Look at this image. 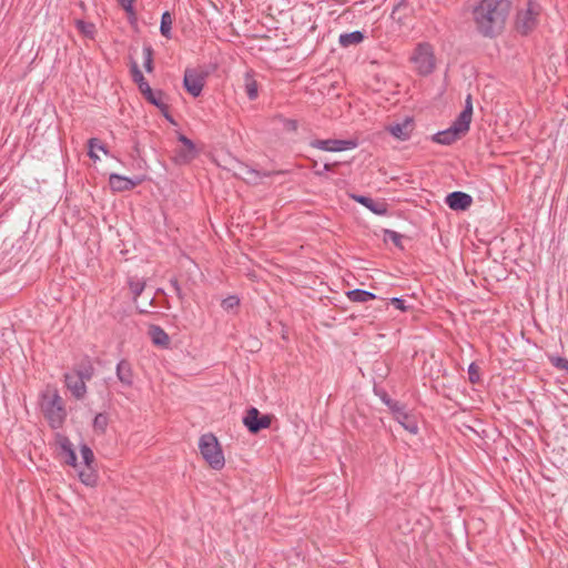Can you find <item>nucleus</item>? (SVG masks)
I'll use <instances>...</instances> for the list:
<instances>
[{
    "mask_svg": "<svg viewBox=\"0 0 568 568\" xmlns=\"http://www.w3.org/2000/svg\"><path fill=\"white\" fill-rule=\"evenodd\" d=\"M509 10L508 0H481L473 10L477 31L487 38L498 36L505 28Z\"/></svg>",
    "mask_w": 568,
    "mask_h": 568,
    "instance_id": "nucleus-1",
    "label": "nucleus"
},
{
    "mask_svg": "<svg viewBox=\"0 0 568 568\" xmlns=\"http://www.w3.org/2000/svg\"><path fill=\"white\" fill-rule=\"evenodd\" d=\"M40 409L52 429H59L63 426L67 418V409L57 389H47L41 393Z\"/></svg>",
    "mask_w": 568,
    "mask_h": 568,
    "instance_id": "nucleus-2",
    "label": "nucleus"
},
{
    "mask_svg": "<svg viewBox=\"0 0 568 568\" xmlns=\"http://www.w3.org/2000/svg\"><path fill=\"white\" fill-rule=\"evenodd\" d=\"M199 449L203 459L215 470H220L225 465L223 449L213 433L203 434L199 439Z\"/></svg>",
    "mask_w": 568,
    "mask_h": 568,
    "instance_id": "nucleus-3",
    "label": "nucleus"
},
{
    "mask_svg": "<svg viewBox=\"0 0 568 568\" xmlns=\"http://www.w3.org/2000/svg\"><path fill=\"white\" fill-rule=\"evenodd\" d=\"M409 60L414 64L418 75H430L436 68V57L433 44L429 42L417 43Z\"/></svg>",
    "mask_w": 568,
    "mask_h": 568,
    "instance_id": "nucleus-4",
    "label": "nucleus"
},
{
    "mask_svg": "<svg viewBox=\"0 0 568 568\" xmlns=\"http://www.w3.org/2000/svg\"><path fill=\"white\" fill-rule=\"evenodd\" d=\"M541 6L537 0H527L526 8L518 11L515 28L521 36L530 34L538 26Z\"/></svg>",
    "mask_w": 568,
    "mask_h": 568,
    "instance_id": "nucleus-5",
    "label": "nucleus"
},
{
    "mask_svg": "<svg viewBox=\"0 0 568 568\" xmlns=\"http://www.w3.org/2000/svg\"><path fill=\"white\" fill-rule=\"evenodd\" d=\"M178 141L182 143L181 148L174 150L172 160L178 165H186L195 160L200 151L197 150L194 142L183 133H178Z\"/></svg>",
    "mask_w": 568,
    "mask_h": 568,
    "instance_id": "nucleus-6",
    "label": "nucleus"
},
{
    "mask_svg": "<svg viewBox=\"0 0 568 568\" xmlns=\"http://www.w3.org/2000/svg\"><path fill=\"white\" fill-rule=\"evenodd\" d=\"M272 419L273 415H263L256 407H250L243 417V424L251 434H258L271 427Z\"/></svg>",
    "mask_w": 568,
    "mask_h": 568,
    "instance_id": "nucleus-7",
    "label": "nucleus"
},
{
    "mask_svg": "<svg viewBox=\"0 0 568 568\" xmlns=\"http://www.w3.org/2000/svg\"><path fill=\"white\" fill-rule=\"evenodd\" d=\"M468 131L469 128H467L456 119L448 129L435 133L432 136V140L438 144L450 145L457 140H459Z\"/></svg>",
    "mask_w": 568,
    "mask_h": 568,
    "instance_id": "nucleus-8",
    "label": "nucleus"
},
{
    "mask_svg": "<svg viewBox=\"0 0 568 568\" xmlns=\"http://www.w3.org/2000/svg\"><path fill=\"white\" fill-rule=\"evenodd\" d=\"M206 74L196 69H186L183 77V87L193 98L201 95L205 84Z\"/></svg>",
    "mask_w": 568,
    "mask_h": 568,
    "instance_id": "nucleus-9",
    "label": "nucleus"
},
{
    "mask_svg": "<svg viewBox=\"0 0 568 568\" xmlns=\"http://www.w3.org/2000/svg\"><path fill=\"white\" fill-rule=\"evenodd\" d=\"M54 444L57 447L60 448V452L58 455L61 458V460L64 464L78 469L79 468L78 457H77L75 450H74L73 445L70 442L69 437L65 436L64 434L55 433Z\"/></svg>",
    "mask_w": 568,
    "mask_h": 568,
    "instance_id": "nucleus-10",
    "label": "nucleus"
},
{
    "mask_svg": "<svg viewBox=\"0 0 568 568\" xmlns=\"http://www.w3.org/2000/svg\"><path fill=\"white\" fill-rule=\"evenodd\" d=\"M310 146L327 152H341L356 148L357 140L314 139L310 142Z\"/></svg>",
    "mask_w": 568,
    "mask_h": 568,
    "instance_id": "nucleus-11",
    "label": "nucleus"
},
{
    "mask_svg": "<svg viewBox=\"0 0 568 568\" xmlns=\"http://www.w3.org/2000/svg\"><path fill=\"white\" fill-rule=\"evenodd\" d=\"M394 418L410 434L418 433V425L413 415L406 410V406L400 402L396 400L390 407Z\"/></svg>",
    "mask_w": 568,
    "mask_h": 568,
    "instance_id": "nucleus-12",
    "label": "nucleus"
},
{
    "mask_svg": "<svg viewBox=\"0 0 568 568\" xmlns=\"http://www.w3.org/2000/svg\"><path fill=\"white\" fill-rule=\"evenodd\" d=\"M415 123L414 119L406 116L402 122L392 123L385 126V130L399 141L410 139Z\"/></svg>",
    "mask_w": 568,
    "mask_h": 568,
    "instance_id": "nucleus-13",
    "label": "nucleus"
},
{
    "mask_svg": "<svg viewBox=\"0 0 568 568\" xmlns=\"http://www.w3.org/2000/svg\"><path fill=\"white\" fill-rule=\"evenodd\" d=\"M144 181L143 178L131 179L116 173H111L109 176V185L114 192L131 191Z\"/></svg>",
    "mask_w": 568,
    "mask_h": 568,
    "instance_id": "nucleus-14",
    "label": "nucleus"
},
{
    "mask_svg": "<svg viewBox=\"0 0 568 568\" xmlns=\"http://www.w3.org/2000/svg\"><path fill=\"white\" fill-rule=\"evenodd\" d=\"M445 203L453 211H466L473 204V197L462 191H454L448 193Z\"/></svg>",
    "mask_w": 568,
    "mask_h": 568,
    "instance_id": "nucleus-15",
    "label": "nucleus"
},
{
    "mask_svg": "<svg viewBox=\"0 0 568 568\" xmlns=\"http://www.w3.org/2000/svg\"><path fill=\"white\" fill-rule=\"evenodd\" d=\"M64 383L67 388L77 399H83L87 394V381L74 375L73 373L64 374Z\"/></svg>",
    "mask_w": 568,
    "mask_h": 568,
    "instance_id": "nucleus-16",
    "label": "nucleus"
},
{
    "mask_svg": "<svg viewBox=\"0 0 568 568\" xmlns=\"http://www.w3.org/2000/svg\"><path fill=\"white\" fill-rule=\"evenodd\" d=\"M352 199L367 207L371 212L376 215H386L388 213V204L384 201H375L374 199L366 195L353 194Z\"/></svg>",
    "mask_w": 568,
    "mask_h": 568,
    "instance_id": "nucleus-17",
    "label": "nucleus"
},
{
    "mask_svg": "<svg viewBox=\"0 0 568 568\" xmlns=\"http://www.w3.org/2000/svg\"><path fill=\"white\" fill-rule=\"evenodd\" d=\"M116 377L125 387L133 385L134 374L132 365L128 359H121L116 365Z\"/></svg>",
    "mask_w": 568,
    "mask_h": 568,
    "instance_id": "nucleus-18",
    "label": "nucleus"
},
{
    "mask_svg": "<svg viewBox=\"0 0 568 568\" xmlns=\"http://www.w3.org/2000/svg\"><path fill=\"white\" fill-rule=\"evenodd\" d=\"M73 374L89 382L94 375V366L90 356L84 355L73 368Z\"/></svg>",
    "mask_w": 568,
    "mask_h": 568,
    "instance_id": "nucleus-19",
    "label": "nucleus"
},
{
    "mask_svg": "<svg viewBox=\"0 0 568 568\" xmlns=\"http://www.w3.org/2000/svg\"><path fill=\"white\" fill-rule=\"evenodd\" d=\"M148 334L155 346L168 348L170 346V336L159 325H150Z\"/></svg>",
    "mask_w": 568,
    "mask_h": 568,
    "instance_id": "nucleus-20",
    "label": "nucleus"
},
{
    "mask_svg": "<svg viewBox=\"0 0 568 568\" xmlns=\"http://www.w3.org/2000/svg\"><path fill=\"white\" fill-rule=\"evenodd\" d=\"M366 36L363 31L356 30L353 32L341 33L338 37V44L342 48H349L358 45L365 40Z\"/></svg>",
    "mask_w": 568,
    "mask_h": 568,
    "instance_id": "nucleus-21",
    "label": "nucleus"
},
{
    "mask_svg": "<svg viewBox=\"0 0 568 568\" xmlns=\"http://www.w3.org/2000/svg\"><path fill=\"white\" fill-rule=\"evenodd\" d=\"M80 481L88 487H95L98 485L99 475L94 466H83L78 470Z\"/></svg>",
    "mask_w": 568,
    "mask_h": 568,
    "instance_id": "nucleus-22",
    "label": "nucleus"
},
{
    "mask_svg": "<svg viewBox=\"0 0 568 568\" xmlns=\"http://www.w3.org/2000/svg\"><path fill=\"white\" fill-rule=\"evenodd\" d=\"M244 92L248 100L254 101L258 97V83L255 80L253 70L246 71L244 74Z\"/></svg>",
    "mask_w": 568,
    "mask_h": 568,
    "instance_id": "nucleus-23",
    "label": "nucleus"
},
{
    "mask_svg": "<svg viewBox=\"0 0 568 568\" xmlns=\"http://www.w3.org/2000/svg\"><path fill=\"white\" fill-rule=\"evenodd\" d=\"M345 295L355 303H366L377 297L374 293L361 288L347 291Z\"/></svg>",
    "mask_w": 568,
    "mask_h": 568,
    "instance_id": "nucleus-24",
    "label": "nucleus"
},
{
    "mask_svg": "<svg viewBox=\"0 0 568 568\" xmlns=\"http://www.w3.org/2000/svg\"><path fill=\"white\" fill-rule=\"evenodd\" d=\"M143 98L152 105L160 109L162 105H164L168 102V95L162 90H151L148 91Z\"/></svg>",
    "mask_w": 568,
    "mask_h": 568,
    "instance_id": "nucleus-25",
    "label": "nucleus"
},
{
    "mask_svg": "<svg viewBox=\"0 0 568 568\" xmlns=\"http://www.w3.org/2000/svg\"><path fill=\"white\" fill-rule=\"evenodd\" d=\"M172 14L169 11H164L161 16L160 32L168 40L172 39Z\"/></svg>",
    "mask_w": 568,
    "mask_h": 568,
    "instance_id": "nucleus-26",
    "label": "nucleus"
},
{
    "mask_svg": "<svg viewBox=\"0 0 568 568\" xmlns=\"http://www.w3.org/2000/svg\"><path fill=\"white\" fill-rule=\"evenodd\" d=\"M473 116V102H471V95L468 94L465 100V106L464 110L459 113V115L456 118L460 123L466 125L467 128L470 126Z\"/></svg>",
    "mask_w": 568,
    "mask_h": 568,
    "instance_id": "nucleus-27",
    "label": "nucleus"
},
{
    "mask_svg": "<svg viewBox=\"0 0 568 568\" xmlns=\"http://www.w3.org/2000/svg\"><path fill=\"white\" fill-rule=\"evenodd\" d=\"M128 286L132 294L133 302H136L138 297L142 294L145 288V281L135 276L128 278Z\"/></svg>",
    "mask_w": 568,
    "mask_h": 568,
    "instance_id": "nucleus-28",
    "label": "nucleus"
},
{
    "mask_svg": "<svg viewBox=\"0 0 568 568\" xmlns=\"http://www.w3.org/2000/svg\"><path fill=\"white\" fill-rule=\"evenodd\" d=\"M109 425V415L106 413H99L95 415L92 424L93 432L98 435H103Z\"/></svg>",
    "mask_w": 568,
    "mask_h": 568,
    "instance_id": "nucleus-29",
    "label": "nucleus"
},
{
    "mask_svg": "<svg viewBox=\"0 0 568 568\" xmlns=\"http://www.w3.org/2000/svg\"><path fill=\"white\" fill-rule=\"evenodd\" d=\"M311 161V169L313 170L314 174L318 178H327L325 175L326 172L333 171L337 165H339V162L334 163H325L323 166L320 168L318 162L316 160H310Z\"/></svg>",
    "mask_w": 568,
    "mask_h": 568,
    "instance_id": "nucleus-30",
    "label": "nucleus"
},
{
    "mask_svg": "<svg viewBox=\"0 0 568 568\" xmlns=\"http://www.w3.org/2000/svg\"><path fill=\"white\" fill-rule=\"evenodd\" d=\"M408 8V0H399L397 4L393 8L390 17L393 20L397 21L400 24H404L407 14L402 13L403 10Z\"/></svg>",
    "mask_w": 568,
    "mask_h": 568,
    "instance_id": "nucleus-31",
    "label": "nucleus"
},
{
    "mask_svg": "<svg viewBox=\"0 0 568 568\" xmlns=\"http://www.w3.org/2000/svg\"><path fill=\"white\" fill-rule=\"evenodd\" d=\"M154 50L151 44H144L143 47V57H144V69L146 72H153L154 63H153Z\"/></svg>",
    "mask_w": 568,
    "mask_h": 568,
    "instance_id": "nucleus-32",
    "label": "nucleus"
},
{
    "mask_svg": "<svg viewBox=\"0 0 568 568\" xmlns=\"http://www.w3.org/2000/svg\"><path fill=\"white\" fill-rule=\"evenodd\" d=\"M80 454L82 457L83 466H94V453L87 444H82L80 446Z\"/></svg>",
    "mask_w": 568,
    "mask_h": 568,
    "instance_id": "nucleus-33",
    "label": "nucleus"
},
{
    "mask_svg": "<svg viewBox=\"0 0 568 568\" xmlns=\"http://www.w3.org/2000/svg\"><path fill=\"white\" fill-rule=\"evenodd\" d=\"M274 121L278 122L282 125V129L288 132H295L298 126L296 120L287 119L282 114L275 115Z\"/></svg>",
    "mask_w": 568,
    "mask_h": 568,
    "instance_id": "nucleus-34",
    "label": "nucleus"
},
{
    "mask_svg": "<svg viewBox=\"0 0 568 568\" xmlns=\"http://www.w3.org/2000/svg\"><path fill=\"white\" fill-rule=\"evenodd\" d=\"M383 234H384V241H387V240H390L394 245L400 250H403V244H402V234L393 231V230H388V229H384L383 230Z\"/></svg>",
    "mask_w": 568,
    "mask_h": 568,
    "instance_id": "nucleus-35",
    "label": "nucleus"
},
{
    "mask_svg": "<svg viewBox=\"0 0 568 568\" xmlns=\"http://www.w3.org/2000/svg\"><path fill=\"white\" fill-rule=\"evenodd\" d=\"M77 29L83 33L85 37L93 38L95 33V26L91 22H85L83 20L77 21Z\"/></svg>",
    "mask_w": 568,
    "mask_h": 568,
    "instance_id": "nucleus-36",
    "label": "nucleus"
},
{
    "mask_svg": "<svg viewBox=\"0 0 568 568\" xmlns=\"http://www.w3.org/2000/svg\"><path fill=\"white\" fill-rule=\"evenodd\" d=\"M479 366L473 362L468 366V379L471 384H477L480 382V373Z\"/></svg>",
    "mask_w": 568,
    "mask_h": 568,
    "instance_id": "nucleus-37",
    "label": "nucleus"
},
{
    "mask_svg": "<svg viewBox=\"0 0 568 568\" xmlns=\"http://www.w3.org/2000/svg\"><path fill=\"white\" fill-rule=\"evenodd\" d=\"M240 305V298L236 295H230L222 300L221 306L225 311L233 310Z\"/></svg>",
    "mask_w": 568,
    "mask_h": 568,
    "instance_id": "nucleus-38",
    "label": "nucleus"
},
{
    "mask_svg": "<svg viewBox=\"0 0 568 568\" xmlns=\"http://www.w3.org/2000/svg\"><path fill=\"white\" fill-rule=\"evenodd\" d=\"M551 365L558 369L568 371V359L558 355L549 356Z\"/></svg>",
    "mask_w": 568,
    "mask_h": 568,
    "instance_id": "nucleus-39",
    "label": "nucleus"
},
{
    "mask_svg": "<svg viewBox=\"0 0 568 568\" xmlns=\"http://www.w3.org/2000/svg\"><path fill=\"white\" fill-rule=\"evenodd\" d=\"M374 393L381 398V400L389 408L396 400L392 399L387 392L383 388L374 387Z\"/></svg>",
    "mask_w": 568,
    "mask_h": 568,
    "instance_id": "nucleus-40",
    "label": "nucleus"
},
{
    "mask_svg": "<svg viewBox=\"0 0 568 568\" xmlns=\"http://www.w3.org/2000/svg\"><path fill=\"white\" fill-rule=\"evenodd\" d=\"M131 75L134 83L139 84L143 80H145L143 73L141 72L140 68L138 67L135 61H132L131 63Z\"/></svg>",
    "mask_w": 568,
    "mask_h": 568,
    "instance_id": "nucleus-41",
    "label": "nucleus"
},
{
    "mask_svg": "<svg viewBox=\"0 0 568 568\" xmlns=\"http://www.w3.org/2000/svg\"><path fill=\"white\" fill-rule=\"evenodd\" d=\"M98 142H99L98 138H91V139L88 140V148H89L88 155L94 162L97 160H99V156L97 155V153L94 151L95 150V145H98Z\"/></svg>",
    "mask_w": 568,
    "mask_h": 568,
    "instance_id": "nucleus-42",
    "label": "nucleus"
},
{
    "mask_svg": "<svg viewBox=\"0 0 568 568\" xmlns=\"http://www.w3.org/2000/svg\"><path fill=\"white\" fill-rule=\"evenodd\" d=\"M389 303L402 312H406L410 308L409 306L406 305L405 300H403L402 297H393L389 300Z\"/></svg>",
    "mask_w": 568,
    "mask_h": 568,
    "instance_id": "nucleus-43",
    "label": "nucleus"
},
{
    "mask_svg": "<svg viewBox=\"0 0 568 568\" xmlns=\"http://www.w3.org/2000/svg\"><path fill=\"white\" fill-rule=\"evenodd\" d=\"M159 110L166 121H169L173 125H178L176 121L170 113V106H169L168 102L164 105H162Z\"/></svg>",
    "mask_w": 568,
    "mask_h": 568,
    "instance_id": "nucleus-44",
    "label": "nucleus"
},
{
    "mask_svg": "<svg viewBox=\"0 0 568 568\" xmlns=\"http://www.w3.org/2000/svg\"><path fill=\"white\" fill-rule=\"evenodd\" d=\"M116 2L125 11V13H132L135 0H116Z\"/></svg>",
    "mask_w": 568,
    "mask_h": 568,
    "instance_id": "nucleus-45",
    "label": "nucleus"
},
{
    "mask_svg": "<svg viewBox=\"0 0 568 568\" xmlns=\"http://www.w3.org/2000/svg\"><path fill=\"white\" fill-rule=\"evenodd\" d=\"M170 284L174 288V292L178 295L179 300L182 301L184 298V295H183V292H182V288H181V286L179 284L178 278L176 277H172L170 280Z\"/></svg>",
    "mask_w": 568,
    "mask_h": 568,
    "instance_id": "nucleus-46",
    "label": "nucleus"
},
{
    "mask_svg": "<svg viewBox=\"0 0 568 568\" xmlns=\"http://www.w3.org/2000/svg\"><path fill=\"white\" fill-rule=\"evenodd\" d=\"M138 88H139V91L141 92L142 95H145L148 91H151L152 88L150 87L149 82L145 80H143L142 82H140L139 84H136Z\"/></svg>",
    "mask_w": 568,
    "mask_h": 568,
    "instance_id": "nucleus-47",
    "label": "nucleus"
},
{
    "mask_svg": "<svg viewBox=\"0 0 568 568\" xmlns=\"http://www.w3.org/2000/svg\"><path fill=\"white\" fill-rule=\"evenodd\" d=\"M126 16H128V20L131 24H134L136 22L138 17H136V11L134 8L132 9V13H126Z\"/></svg>",
    "mask_w": 568,
    "mask_h": 568,
    "instance_id": "nucleus-48",
    "label": "nucleus"
},
{
    "mask_svg": "<svg viewBox=\"0 0 568 568\" xmlns=\"http://www.w3.org/2000/svg\"><path fill=\"white\" fill-rule=\"evenodd\" d=\"M95 149L102 151L104 154H109V150L104 143H102L100 140L98 142V145H95Z\"/></svg>",
    "mask_w": 568,
    "mask_h": 568,
    "instance_id": "nucleus-49",
    "label": "nucleus"
},
{
    "mask_svg": "<svg viewBox=\"0 0 568 568\" xmlns=\"http://www.w3.org/2000/svg\"><path fill=\"white\" fill-rule=\"evenodd\" d=\"M247 173L252 174V175L254 176V180H256V179L261 178L260 172H258V171H256V170L248 169V170H247Z\"/></svg>",
    "mask_w": 568,
    "mask_h": 568,
    "instance_id": "nucleus-50",
    "label": "nucleus"
},
{
    "mask_svg": "<svg viewBox=\"0 0 568 568\" xmlns=\"http://www.w3.org/2000/svg\"><path fill=\"white\" fill-rule=\"evenodd\" d=\"M139 313L143 314V313H149L148 310L145 308H140L139 306H136Z\"/></svg>",
    "mask_w": 568,
    "mask_h": 568,
    "instance_id": "nucleus-51",
    "label": "nucleus"
},
{
    "mask_svg": "<svg viewBox=\"0 0 568 568\" xmlns=\"http://www.w3.org/2000/svg\"><path fill=\"white\" fill-rule=\"evenodd\" d=\"M156 294H162V295H164V296H165V292H164V290H162V288H158Z\"/></svg>",
    "mask_w": 568,
    "mask_h": 568,
    "instance_id": "nucleus-52",
    "label": "nucleus"
},
{
    "mask_svg": "<svg viewBox=\"0 0 568 568\" xmlns=\"http://www.w3.org/2000/svg\"><path fill=\"white\" fill-rule=\"evenodd\" d=\"M154 303H155V297L153 296L150 298L149 305H154Z\"/></svg>",
    "mask_w": 568,
    "mask_h": 568,
    "instance_id": "nucleus-53",
    "label": "nucleus"
}]
</instances>
